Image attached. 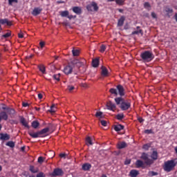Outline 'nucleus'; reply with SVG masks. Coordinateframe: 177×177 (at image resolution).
Segmentation results:
<instances>
[{
    "label": "nucleus",
    "mask_w": 177,
    "mask_h": 177,
    "mask_svg": "<svg viewBox=\"0 0 177 177\" xmlns=\"http://www.w3.org/2000/svg\"><path fill=\"white\" fill-rule=\"evenodd\" d=\"M101 69H102V73H101L103 77H107L108 74H109L107 68L106 67H104V66H102L101 68Z\"/></svg>",
    "instance_id": "23"
},
{
    "label": "nucleus",
    "mask_w": 177,
    "mask_h": 177,
    "mask_svg": "<svg viewBox=\"0 0 177 177\" xmlns=\"http://www.w3.org/2000/svg\"><path fill=\"white\" fill-rule=\"evenodd\" d=\"M37 177H46V175L44 173L40 172L37 174Z\"/></svg>",
    "instance_id": "49"
},
{
    "label": "nucleus",
    "mask_w": 177,
    "mask_h": 177,
    "mask_svg": "<svg viewBox=\"0 0 177 177\" xmlns=\"http://www.w3.org/2000/svg\"><path fill=\"white\" fill-rule=\"evenodd\" d=\"M145 133L146 134H153V131L150 129H147V130H145Z\"/></svg>",
    "instance_id": "45"
},
{
    "label": "nucleus",
    "mask_w": 177,
    "mask_h": 177,
    "mask_svg": "<svg viewBox=\"0 0 177 177\" xmlns=\"http://www.w3.org/2000/svg\"><path fill=\"white\" fill-rule=\"evenodd\" d=\"M39 44H40L41 48H43L45 46V42L44 41H41L39 43Z\"/></svg>",
    "instance_id": "59"
},
{
    "label": "nucleus",
    "mask_w": 177,
    "mask_h": 177,
    "mask_svg": "<svg viewBox=\"0 0 177 177\" xmlns=\"http://www.w3.org/2000/svg\"><path fill=\"white\" fill-rule=\"evenodd\" d=\"M136 166L137 168H140L144 167V162L141 160H137L136 162Z\"/></svg>",
    "instance_id": "26"
},
{
    "label": "nucleus",
    "mask_w": 177,
    "mask_h": 177,
    "mask_svg": "<svg viewBox=\"0 0 177 177\" xmlns=\"http://www.w3.org/2000/svg\"><path fill=\"white\" fill-rule=\"evenodd\" d=\"M73 72V68L71 66L68 65L66 66L64 69V73L65 75H68L70 74H71Z\"/></svg>",
    "instance_id": "12"
},
{
    "label": "nucleus",
    "mask_w": 177,
    "mask_h": 177,
    "mask_svg": "<svg viewBox=\"0 0 177 177\" xmlns=\"http://www.w3.org/2000/svg\"><path fill=\"white\" fill-rule=\"evenodd\" d=\"M42 11V9L40 8H35V9L32 10V16H38Z\"/></svg>",
    "instance_id": "16"
},
{
    "label": "nucleus",
    "mask_w": 177,
    "mask_h": 177,
    "mask_svg": "<svg viewBox=\"0 0 177 177\" xmlns=\"http://www.w3.org/2000/svg\"><path fill=\"white\" fill-rule=\"evenodd\" d=\"M174 18H175L176 21L177 22V13L175 14Z\"/></svg>",
    "instance_id": "64"
},
{
    "label": "nucleus",
    "mask_w": 177,
    "mask_h": 177,
    "mask_svg": "<svg viewBox=\"0 0 177 177\" xmlns=\"http://www.w3.org/2000/svg\"><path fill=\"white\" fill-rule=\"evenodd\" d=\"M115 104L120 106V109L122 111L128 110L131 104L129 101H126L122 97H118L114 99Z\"/></svg>",
    "instance_id": "2"
},
{
    "label": "nucleus",
    "mask_w": 177,
    "mask_h": 177,
    "mask_svg": "<svg viewBox=\"0 0 177 177\" xmlns=\"http://www.w3.org/2000/svg\"><path fill=\"white\" fill-rule=\"evenodd\" d=\"M68 89L70 92H71L73 89H75V87L73 86H68Z\"/></svg>",
    "instance_id": "55"
},
{
    "label": "nucleus",
    "mask_w": 177,
    "mask_h": 177,
    "mask_svg": "<svg viewBox=\"0 0 177 177\" xmlns=\"http://www.w3.org/2000/svg\"><path fill=\"white\" fill-rule=\"evenodd\" d=\"M9 37H11V32H8V33L3 35V37L4 38H8Z\"/></svg>",
    "instance_id": "47"
},
{
    "label": "nucleus",
    "mask_w": 177,
    "mask_h": 177,
    "mask_svg": "<svg viewBox=\"0 0 177 177\" xmlns=\"http://www.w3.org/2000/svg\"><path fill=\"white\" fill-rule=\"evenodd\" d=\"M91 6H93V11L97 12L99 10V6H97V3L95 1L91 2Z\"/></svg>",
    "instance_id": "29"
},
{
    "label": "nucleus",
    "mask_w": 177,
    "mask_h": 177,
    "mask_svg": "<svg viewBox=\"0 0 177 177\" xmlns=\"http://www.w3.org/2000/svg\"><path fill=\"white\" fill-rule=\"evenodd\" d=\"M60 75H61L60 73H58L57 75H54L53 76V78L55 79V80H57V82H59L60 81Z\"/></svg>",
    "instance_id": "37"
},
{
    "label": "nucleus",
    "mask_w": 177,
    "mask_h": 177,
    "mask_svg": "<svg viewBox=\"0 0 177 177\" xmlns=\"http://www.w3.org/2000/svg\"><path fill=\"white\" fill-rule=\"evenodd\" d=\"M106 49V47L104 44H102L101 46L100 47V52L101 53H104Z\"/></svg>",
    "instance_id": "38"
},
{
    "label": "nucleus",
    "mask_w": 177,
    "mask_h": 177,
    "mask_svg": "<svg viewBox=\"0 0 177 177\" xmlns=\"http://www.w3.org/2000/svg\"><path fill=\"white\" fill-rule=\"evenodd\" d=\"M55 104H53L51 107H50V110L48 111L51 113H55Z\"/></svg>",
    "instance_id": "42"
},
{
    "label": "nucleus",
    "mask_w": 177,
    "mask_h": 177,
    "mask_svg": "<svg viewBox=\"0 0 177 177\" xmlns=\"http://www.w3.org/2000/svg\"><path fill=\"white\" fill-rule=\"evenodd\" d=\"M151 17L153 18V19H157V15L155 12H151Z\"/></svg>",
    "instance_id": "58"
},
{
    "label": "nucleus",
    "mask_w": 177,
    "mask_h": 177,
    "mask_svg": "<svg viewBox=\"0 0 177 177\" xmlns=\"http://www.w3.org/2000/svg\"><path fill=\"white\" fill-rule=\"evenodd\" d=\"M67 17L70 19V20H71L72 19H75V17H77V16L76 15H68V16H67Z\"/></svg>",
    "instance_id": "56"
},
{
    "label": "nucleus",
    "mask_w": 177,
    "mask_h": 177,
    "mask_svg": "<svg viewBox=\"0 0 177 177\" xmlns=\"http://www.w3.org/2000/svg\"><path fill=\"white\" fill-rule=\"evenodd\" d=\"M37 67H38L39 71H40L42 73V74H44V75L46 74V67L44 66V65L40 64V65H38Z\"/></svg>",
    "instance_id": "24"
},
{
    "label": "nucleus",
    "mask_w": 177,
    "mask_h": 177,
    "mask_svg": "<svg viewBox=\"0 0 177 177\" xmlns=\"http://www.w3.org/2000/svg\"><path fill=\"white\" fill-rule=\"evenodd\" d=\"M115 118H117L118 120L121 121L123 118H124V115L123 113H119L117 115H115Z\"/></svg>",
    "instance_id": "33"
},
{
    "label": "nucleus",
    "mask_w": 177,
    "mask_h": 177,
    "mask_svg": "<svg viewBox=\"0 0 177 177\" xmlns=\"http://www.w3.org/2000/svg\"><path fill=\"white\" fill-rule=\"evenodd\" d=\"M92 8H93L92 3L88 4V5L86 6V9H87V10H88V12H93V10L92 9Z\"/></svg>",
    "instance_id": "41"
},
{
    "label": "nucleus",
    "mask_w": 177,
    "mask_h": 177,
    "mask_svg": "<svg viewBox=\"0 0 177 177\" xmlns=\"http://www.w3.org/2000/svg\"><path fill=\"white\" fill-rule=\"evenodd\" d=\"M6 146L13 148L15 147V142L13 141H9L8 142H7V144H6Z\"/></svg>",
    "instance_id": "36"
},
{
    "label": "nucleus",
    "mask_w": 177,
    "mask_h": 177,
    "mask_svg": "<svg viewBox=\"0 0 177 177\" xmlns=\"http://www.w3.org/2000/svg\"><path fill=\"white\" fill-rule=\"evenodd\" d=\"M63 175H64L63 170L62 169H59V168L54 169L53 173L51 174V176L53 177L63 176Z\"/></svg>",
    "instance_id": "7"
},
{
    "label": "nucleus",
    "mask_w": 177,
    "mask_h": 177,
    "mask_svg": "<svg viewBox=\"0 0 177 177\" xmlns=\"http://www.w3.org/2000/svg\"><path fill=\"white\" fill-rule=\"evenodd\" d=\"M72 55H73V56H79L80 55V50H77V49L72 50Z\"/></svg>",
    "instance_id": "34"
},
{
    "label": "nucleus",
    "mask_w": 177,
    "mask_h": 177,
    "mask_svg": "<svg viewBox=\"0 0 177 177\" xmlns=\"http://www.w3.org/2000/svg\"><path fill=\"white\" fill-rule=\"evenodd\" d=\"M102 111H99V112H97L96 114H95V116L96 118H102Z\"/></svg>",
    "instance_id": "50"
},
{
    "label": "nucleus",
    "mask_w": 177,
    "mask_h": 177,
    "mask_svg": "<svg viewBox=\"0 0 177 177\" xmlns=\"http://www.w3.org/2000/svg\"><path fill=\"white\" fill-rule=\"evenodd\" d=\"M150 146L149 144H145L144 147H142V149H145V150H149Z\"/></svg>",
    "instance_id": "51"
},
{
    "label": "nucleus",
    "mask_w": 177,
    "mask_h": 177,
    "mask_svg": "<svg viewBox=\"0 0 177 177\" xmlns=\"http://www.w3.org/2000/svg\"><path fill=\"white\" fill-rule=\"evenodd\" d=\"M69 15V12L68 10H64L60 12V16L62 17H67Z\"/></svg>",
    "instance_id": "31"
},
{
    "label": "nucleus",
    "mask_w": 177,
    "mask_h": 177,
    "mask_svg": "<svg viewBox=\"0 0 177 177\" xmlns=\"http://www.w3.org/2000/svg\"><path fill=\"white\" fill-rule=\"evenodd\" d=\"M39 127V122L38 121H32V127L34 129H37Z\"/></svg>",
    "instance_id": "30"
},
{
    "label": "nucleus",
    "mask_w": 177,
    "mask_h": 177,
    "mask_svg": "<svg viewBox=\"0 0 177 177\" xmlns=\"http://www.w3.org/2000/svg\"><path fill=\"white\" fill-rule=\"evenodd\" d=\"M109 93L110 94L113 95L115 97H117L119 95L120 96V97H122L124 95H126L125 90L121 84H118L116 88H110Z\"/></svg>",
    "instance_id": "5"
},
{
    "label": "nucleus",
    "mask_w": 177,
    "mask_h": 177,
    "mask_svg": "<svg viewBox=\"0 0 177 177\" xmlns=\"http://www.w3.org/2000/svg\"><path fill=\"white\" fill-rule=\"evenodd\" d=\"M50 131V128L49 127H46V128H44V129L41 130V131H39V133H40V135H44L45 133H47L48 132H49Z\"/></svg>",
    "instance_id": "28"
},
{
    "label": "nucleus",
    "mask_w": 177,
    "mask_h": 177,
    "mask_svg": "<svg viewBox=\"0 0 177 177\" xmlns=\"http://www.w3.org/2000/svg\"><path fill=\"white\" fill-rule=\"evenodd\" d=\"M140 33H142V29H140L139 30H135V31L132 32L131 35H139Z\"/></svg>",
    "instance_id": "39"
},
{
    "label": "nucleus",
    "mask_w": 177,
    "mask_h": 177,
    "mask_svg": "<svg viewBox=\"0 0 177 177\" xmlns=\"http://www.w3.org/2000/svg\"><path fill=\"white\" fill-rule=\"evenodd\" d=\"M18 36H19V38H21V39L24 38V35L22 33H19Z\"/></svg>",
    "instance_id": "60"
},
{
    "label": "nucleus",
    "mask_w": 177,
    "mask_h": 177,
    "mask_svg": "<svg viewBox=\"0 0 177 177\" xmlns=\"http://www.w3.org/2000/svg\"><path fill=\"white\" fill-rule=\"evenodd\" d=\"M144 7L146 9H148V8H151V5L149 2H145V4H144Z\"/></svg>",
    "instance_id": "46"
},
{
    "label": "nucleus",
    "mask_w": 177,
    "mask_h": 177,
    "mask_svg": "<svg viewBox=\"0 0 177 177\" xmlns=\"http://www.w3.org/2000/svg\"><path fill=\"white\" fill-rule=\"evenodd\" d=\"M151 158L153 160H156L157 159H158V153L157 152V151H153L151 155Z\"/></svg>",
    "instance_id": "25"
},
{
    "label": "nucleus",
    "mask_w": 177,
    "mask_h": 177,
    "mask_svg": "<svg viewBox=\"0 0 177 177\" xmlns=\"http://www.w3.org/2000/svg\"><path fill=\"white\" fill-rule=\"evenodd\" d=\"M19 118H20V123L22 124V126H24L26 128H30L28 125V122H27V120H26V119L23 116H20Z\"/></svg>",
    "instance_id": "15"
},
{
    "label": "nucleus",
    "mask_w": 177,
    "mask_h": 177,
    "mask_svg": "<svg viewBox=\"0 0 177 177\" xmlns=\"http://www.w3.org/2000/svg\"><path fill=\"white\" fill-rule=\"evenodd\" d=\"M30 171L32 174H36V173L38 172V169H35L33 165H30Z\"/></svg>",
    "instance_id": "32"
},
{
    "label": "nucleus",
    "mask_w": 177,
    "mask_h": 177,
    "mask_svg": "<svg viewBox=\"0 0 177 177\" xmlns=\"http://www.w3.org/2000/svg\"><path fill=\"white\" fill-rule=\"evenodd\" d=\"M34 57V55L33 54H31L30 56H28L27 58L28 59H31Z\"/></svg>",
    "instance_id": "63"
},
{
    "label": "nucleus",
    "mask_w": 177,
    "mask_h": 177,
    "mask_svg": "<svg viewBox=\"0 0 177 177\" xmlns=\"http://www.w3.org/2000/svg\"><path fill=\"white\" fill-rule=\"evenodd\" d=\"M13 3H18V0H8L9 6H12Z\"/></svg>",
    "instance_id": "43"
},
{
    "label": "nucleus",
    "mask_w": 177,
    "mask_h": 177,
    "mask_svg": "<svg viewBox=\"0 0 177 177\" xmlns=\"http://www.w3.org/2000/svg\"><path fill=\"white\" fill-rule=\"evenodd\" d=\"M101 124H102L103 127H106L107 122H106V120H101Z\"/></svg>",
    "instance_id": "52"
},
{
    "label": "nucleus",
    "mask_w": 177,
    "mask_h": 177,
    "mask_svg": "<svg viewBox=\"0 0 177 177\" xmlns=\"http://www.w3.org/2000/svg\"><path fill=\"white\" fill-rule=\"evenodd\" d=\"M91 168V165L90 163H84L82 166V171H89Z\"/></svg>",
    "instance_id": "20"
},
{
    "label": "nucleus",
    "mask_w": 177,
    "mask_h": 177,
    "mask_svg": "<svg viewBox=\"0 0 177 177\" xmlns=\"http://www.w3.org/2000/svg\"><path fill=\"white\" fill-rule=\"evenodd\" d=\"M140 158L145 161V163L147 165H151L153 163V160L149 158L148 153H142Z\"/></svg>",
    "instance_id": "6"
},
{
    "label": "nucleus",
    "mask_w": 177,
    "mask_h": 177,
    "mask_svg": "<svg viewBox=\"0 0 177 177\" xmlns=\"http://www.w3.org/2000/svg\"><path fill=\"white\" fill-rule=\"evenodd\" d=\"M128 145L126 142H120L117 144V147L118 149H122L127 147Z\"/></svg>",
    "instance_id": "17"
},
{
    "label": "nucleus",
    "mask_w": 177,
    "mask_h": 177,
    "mask_svg": "<svg viewBox=\"0 0 177 177\" xmlns=\"http://www.w3.org/2000/svg\"><path fill=\"white\" fill-rule=\"evenodd\" d=\"M28 133L30 136L31 138H44V136H42L41 135L39 131H37L36 133H34V132H32V131H29V132H28Z\"/></svg>",
    "instance_id": "11"
},
{
    "label": "nucleus",
    "mask_w": 177,
    "mask_h": 177,
    "mask_svg": "<svg viewBox=\"0 0 177 177\" xmlns=\"http://www.w3.org/2000/svg\"><path fill=\"white\" fill-rule=\"evenodd\" d=\"M2 109L4 111H0V122L2 120L7 121L8 116H10V118H12L15 116V114H16V111L12 108L3 106Z\"/></svg>",
    "instance_id": "1"
},
{
    "label": "nucleus",
    "mask_w": 177,
    "mask_h": 177,
    "mask_svg": "<svg viewBox=\"0 0 177 177\" xmlns=\"http://www.w3.org/2000/svg\"><path fill=\"white\" fill-rule=\"evenodd\" d=\"M86 142L87 145H93V143L92 142V140L90 137H87L86 138Z\"/></svg>",
    "instance_id": "35"
},
{
    "label": "nucleus",
    "mask_w": 177,
    "mask_h": 177,
    "mask_svg": "<svg viewBox=\"0 0 177 177\" xmlns=\"http://www.w3.org/2000/svg\"><path fill=\"white\" fill-rule=\"evenodd\" d=\"M139 175V171L136 169H131L129 172V176L137 177Z\"/></svg>",
    "instance_id": "21"
},
{
    "label": "nucleus",
    "mask_w": 177,
    "mask_h": 177,
    "mask_svg": "<svg viewBox=\"0 0 177 177\" xmlns=\"http://www.w3.org/2000/svg\"><path fill=\"white\" fill-rule=\"evenodd\" d=\"M10 140V135L8 133H0V140L8 141Z\"/></svg>",
    "instance_id": "10"
},
{
    "label": "nucleus",
    "mask_w": 177,
    "mask_h": 177,
    "mask_svg": "<svg viewBox=\"0 0 177 177\" xmlns=\"http://www.w3.org/2000/svg\"><path fill=\"white\" fill-rule=\"evenodd\" d=\"M71 64L73 66H76L77 67L80 68L82 66H84L85 64V61L84 62H80L78 59H74L71 61Z\"/></svg>",
    "instance_id": "8"
},
{
    "label": "nucleus",
    "mask_w": 177,
    "mask_h": 177,
    "mask_svg": "<svg viewBox=\"0 0 177 177\" xmlns=\"http://www.w3.org/2000/svg\"><path fill=\"white\" fill-rule=\"evenodd\" d=\"M164 10L167 13V15L168 17H171L172 16V13H173L174 10L169 6L165 7Z\"/></svg>",
    "instance_id": "13"
},
{
    "label": "nucleus",
    "mask_w": 177,
    "mask_h": 177,
    "mask_svg": "<svg viewBox=\"0 0 177 177\" xmlns=\"http://www.w3.org/2000/svg\"><path fill=\"white\" fill-rule=\"evenodd\" d=\"M142 61L145 63H149L153 62L155 58L153 53L151 50H145L140 55Z\"/></svg>",
    "instance_id": "4"
},
{
    "label": "nucleus",
    "mask_w": 177,
    "mask_h": 177,
    "mask_svg": "<svg viewBox=\"0 0 177 177\" xmlns=\"http://www.w3.org/2000/svg\"><path fill=\"white\" fill-rule=\"evenodd\" d=\"M115 2L119 6H122L124 3V0H115Z\"/></svg>",
    "instance_id": "40"
},
{
    "label": "nucleus",
    "mask_w": 177,
    "mask_h": 177,
    "mask_svg": "<svg viewBox=\"0 0 177 177\" xmlns=\"http://www.w3.org/2000/svg\"><path fill=\"white\" fill-rule=\"evenodd\" d=\"M138 120L140 124L143 123L145 121V120L142 117H139Z\"/></svg>",
    "instance_id": "53"
},
{
    "label": "nucleus",
    "mask_w": 177,
    "mask_h": 177,
    "mask_svg": "<svg viewBox=\"0 0 177 177\" xmlns=\"http://www.w3.org/2000/svg\"><path fill=\"white\" fill-rule=\"evenodd\" d=\"M0 24L5 25L7 24L8 26H12V23L10 21H8V19H0Z\"/></svg>",
    "instance_id": "14"
},
{
    "label": "nucleus",
    "mask_w": 177,
    "mask_h": 177,
    "mask_svg": "<svg viewBox=\"0 0 177 177\" xmlns=\"http://www.w3.org/2000/svg\"><path fill=\"white\" fill-rule=\"evenodd\" d=\"M38 99H42V94L41 93H39L38 94Z\"/></svg>",
    "instance_id": "62"
},
{
    "label": "nucleus",
    "mask_w": 177,
    "mask_h": 177,
    "mask_svg": "<svg viewBox=\"0 0 177 177\" xmlns=\"http://www.w3.org/2000/svg\"><path fill=\"white\" fill-rule=\"evenodd\" d=\"M59 157L65 158L66 157V153H59Z\"/></svg>",
    "instance_id": "61"
},
{
    "label": "nucleus",
    "mask_w": 177,
    "mask_h": 177,
    "mask_svg": "<svg viewBox=\"0 0 177 177\" xmlns=\"http://www.w3.org/2000/svg\"><path fill=\"white\" fill-rule=\"evenodd\" d=\"M126 17L124 16H121L118 21V27H122L124 25Z\"/></svg>",
    "instance_id": "19"
},
{
    "label": "nucleus",
    "mask_w": 177,
    "mask_h": 177,
    "mask_svg": "<svg viewBox=\"0 0 177 177\" xmlns=\"http://www.w3.org/2000/svg\"><path fill=\"white\" fill-rule=\"evenodd\" d=\"M29 106V104L28 102H22V106L27 107Z\"/></svg>",
    "instance_id": "57"
},
{
    "label": "nucleus",
    "mask_w": 177,
    "mask_h": 177,
    "mask_svg": "<svg viewBox=\"0 0 177 177\" xmlns=\"http://www.w3.org/2000/svg\"><path fill=\"white\" fill-rule=\"evenodd\" d=\"M72 11L78 15L82 13V10L79 6H74L73 8H72Z\"/></svg>",
    "instance_id": "18"
},
{
    "label": "nucleus",
    "mask_w": 177,
    "mask_h": 177,
    "mask_svg": "<svg viewBox=\"0 0 177 177\" xmlns=\"http://www.w3.org/2000/svg\"><path fill=\"white\" fill-rule=\"evenodd\" d=\"M131 162V160H126L125 161H124V165H129L130 163Z\"/></svg>",
    "instance_id": "54"
},
{
    "label": "nucleus",
    "mask_w": 177,
    "mask_h": 177,
    "mask_svg": "<svg viewBox=\"0 0 177 177\" xmlns=\"http://www.w3.org/2000/svg\"><path fill=\"white\" fill-rule=\"evenodd\" d=\"M37 162H39V163H42V162H44V157H42V156H40V157H39L38 158V159H37Z\"/></svg>",
    "instance_id": "44"
},
{
    "label": "nucleus",
    "mask_w": 177,
    "mask_h": 177,
    "mask_svg": "<svg viewBox=\"0 0 177 177\" xmlns=\"http://www.w3.org/2000/svg\"><path fill=\"white\" fill-rule=\"evenodd\" d=\"M107 109L109 111H112L113 112L116 110V105L113 104L111 101H109L106 104Z\"/></svg>",
    "instance_id": "9"
},
{
    "label": "nucleus",
    "mask_w": 177,
    "mask_h": 177,
    "mask_svg": "<svg viewBox=\"0 0 177 177\" xmlns=\"http://www.w3.org/2000/svg\"><path fill=\"white\" fill-rule=\"evenodd\" d=\"M100 64V59L99 58H95L93 59L92 61V66L94 68H97V66H99Z\"/></svg>",
    "instance_id": "22"
},
{
    "label": "nucleus",
    "mask_w": 177,
    "mask_h": 177,
    "mask_svg": "<svg viewBox=\"0 0 177 177\" xmlns=\"http://www.w3.org/2000/svg\"><path fill=\"white\" fill-rule=\"evenodd\" d=\"M177 166V158L168 160L164 162L163 170L166 172H170L175 169Z\"/></svg>",
    "instance_id": "3"
},
{
    "label": "nucleus",
    "mask_w": 177,
    "mask_h": 177,
    "mask_svg": "<svg viewBox=\"0 0 177 177\" xmlns=\"http://www.w3.org/2000/svg\"><path fill=\"white\" fill-rule=\"evenodd\" d=\"M149 174H150L151 176H158V173L155 172V171H150V172H149Z\"/></svg>",
    "instance_id": "48"
},
{
    "label": "nucleus",
    "mask_w": 177,
    "mask_h": 177,
    "mask_svg": "<svg viewBox=\"0 0 177 177\" xmlns=\"http://www.w3.org/2000/svg\"><path fill=\"white\" fill-rule=\"evenodd\" d=\"M124 129V126L122 124H115L114 126V130L117 132L120 131Z\"/></svg>",
    "instance_id": "27"
}]
</instances>
